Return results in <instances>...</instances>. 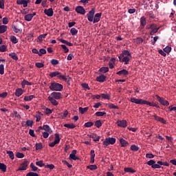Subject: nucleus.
<instances>
[{"label": "nucleus", "instance_id": "8", "mask_svg": "<svg viewBox=\"0 0 176 176\" xmlns=\"http://www.w3.org/2000/svg\"><path fill=\"white\" fill-rule=\"evenodd\" d=\"M60 137L59 133H55V140L54 142H51L50 144H49L50 146H55V145L57 144V143H60Z\"/></svg>", "mask_w": 176, "mask_h": 176}, {"label": "nucleus", "instance_id": "14", "mask_svg": "<svg viewBox=\"0 0 176 176\" xmlns=\"http://www.w3.org/2000/svg\"><path fill=\"white\" fill-rule=\"evenodd\" d=\"M75 10L76 12H77V13H80L81 15H85V8H84V7H82L81 5H79L78 6V7H76Z\"/></svg>", "mask_w": 176, "mask_h": 176}, {"label": "nucleus", "instance_id": "17", "mask_svg": "<svg viewBox=\"0 0 176 176\" xmlns=\"http://www.w3.org/2000/svg\"><path fill=\"white\" fill-rule=\"evenodd\" d=\"M153 118L155 119V121H160V122H162L163 124H166V119L160 118V116H157V114H154Z\"/></svg>", "mask_w": 176, "mask_h": 176}, {"label": "nucleus", "instance_id": "49", "mask_svg": "<svg viewBox=\"0 0 176 176\" xmlns=\"http://www.w3.org/2000/svg\"><path fill=\"white\" fill-rule=\"evenodd\" d=\"M5 66L4 64H0V74H4Z\"/></svg>", "mask_w": 176, "mask_h": 176}, {"label": "nucleus", "instance_id": "42", "mask_svg": "<svg viewBox=\"0 0 176 176\" xmlns=\"http://www.w3.org/2000/svg\"><path fill=\"white\" fill-rule=\"evenodd\" d=\"M46 36L47 34H40V36H38V41H39V43H41L43 40L46 38Z\"/></svg>", "mask_w": 176, "mask_h": 176}, {"label": "nucleus", "instance_id": "33", "mask_svg": "<svg viewBox=\"0 0 176 176\" xmlns=\"http://www.w3.org/2000/svg\"><path fill=\"white\" fill-rule=\"evenodd\" d=\"M22 87L25 88V85H32V82L30 81H27V79H23V81L21 82Z\"/></svg>", "mask_w": 176, "mask_h": 176}, {"label": "nucleus", "instance_id": "10", "mask_svg": "<svg viewBox=\"0 0 176 176\" xmlns=\"http://www.w3.org/2000/svg\"><path fill=\"white\" fill-rule=\"evenodd\" d=\"M116 124L120 126L121 128H126L127 121L126 119H118V120L116 122Z\"/></svg>", "mask_w": 176, "mask_h": 176}, {"label": "nucleus", "instance_id": "62", "mask_svg": "<svg viewBox=\"0 0 176 176\" xmlns=\"http://www.w3.org/2000/svg\"><path fill=\"white\" fill-rule=\"evenodd\" d=\"M35 65L38 67V68H41V67H44L45 64H43V62H36Z\"/></svg>", "mask_w": 176, "mask_h": 176}, {"label": "nucleus", "instance_id": "56", "mask_svg": "<svg viewBox=\"0 0 176 176\" xmlns=\"http://www.w3.org/2000/svg\"><path fill=\"white\" fill-rule=\"evenodd\" d=\"M9 55L12 58H14V60H18L19 58L18 55L15 54V52H14V54H9Z\"/></svg>", "mask_w": 176, "mask_h": 176}, {"label": "nucleus", "instance_id": "52", "mask_svg": "<svg viewBox=\"0 0 176 176\" xmlns=\"http://www.w3.org/2000/svg\"><path fill=\"white\" fill-rule=\"evenodd\" d=\"M43 148V144L41 142L39 144H36V151H39V149Z\"/></svg>", "mask_w": 176, "mask_h": 176}, {"label": "nucleus", "instance_id": "26", "mask_svg": "<svg viewBox=\"0 0 176 176\" xmlns=\"http://www.w3.org/2000/svg\"><path fill=\"white\" fill-rule=\"evenodd\" d=\"M120 143L121 144V146H127L129 145V142L125 140L124 138H120Z\"/></svg>", "mask_w": 176, "mask_h": 176}, {"label": "nucleus", "instance_id": "20", "mask_svg": "<svg viewBox=\"0 0 176 176\" xmlns=\"http://www.w3.org/2000/svg\"><path fill=\"white\" fill-rule=\"evenodd\" d=\"M17 5H23L24 8L28 6L30 0H16Z\"/></svg>", "mask_w": 176, "mask_h": 176}, {"label": "nucleus", "instance_id": "39", "mask_svg": "<svg viewBox=\"0 0 176 176\" xmlns=\"http://www.w3.org/2000/svg\"><path fill=\"white\" fill-rule=\"evenodd\" d=\"M91 126H94V122L92 121H88L87 122H85V128H91Z\"/></svg>", "mask_w": 176, "mask_h": 176}, {"label": "nucleus", "instance_id": "29", "mask_svg": "<svg viewBox=\"0 0 176 176\" xmlns=\"http://www.w3.org/2000/svg\"><path fill=\"white\" fill-rule=\"evenodd\" d=\"M68 111H64L63 112H60L59 116L61 119H65V118H67V116H68Z\"/></svg>", "mask_w": 176, "mask_h": 176}, {"label": "nucleus", "instance_id": "2", "mask_svg": "<svg viewBox=\"0 0 176 176\" xmlns=\"http://www.w3.org/2000/svg\"><path fill=\"white\" fill-rule=\"evenodd\" d=\"M131 54L129 50H124L120 55H119V60L120 62H124V64L127 65L130 63V59L131 58Z\"/></svg>", "mask_w": 176, "mask_h": 176}, {"label": "nucleus", "instance_id": "24", "mask_svg": "<svg viewBox=\"0 0 176 176\" xmlns=\"http://www.w3.org/2000/svg\"><path fill=\"white\" fill-rule=\"evenodd\" d=\"M117 74H118L119 76H127L129 74V71H127L126 69H122L121 71H118L117 72Z\"/></svg>", "mask_w": 176, "mask_h": 176}, {"label": "nucleus", "instance_id": "27", "mask_svg": "<svg viewBox=\"0 0 176 176\" xmlns=\"http://www.w3.org/2000/svg\"><path fill=\"white\" fill-rule=\"evenodd\" d=\"M8 30V25H0V34H3V32H6Z\"/></svg>", "mask_w": 176, "mask_h": 176}, {"label": "nucleus", "instance_id": "45", "mask_svg": "<svg viewBox=\"0 0 176 176\" xmlns=\"http://www.w3.org/2000/svg\"><path fill=\"white\" fill-rule=\"evenodd\" d=\"M45 53H47L45 48H41L38 52V55H39V56H42V55H44Z\"/></svg>", "mask_w": 176, "mask_h": 176}, {"label": "nucleus", "instance_id": "58", "mask_svg": "<svg viewBox=\"0 0 176 176\" xmlns=\"http://www.w3.org/2000/svg\"><path fill=\"white\" fill-rule=\"evenodd\" d=\"M36 164L37 166H39L40 168H42L43 166H45L43 161H36Z\"/></svg>", "mask_w": 176, "mask_h": 176}, {"label": "nucleus", "instance_id": "36", "mask_svg": "<svg viewBox=\"0 0 176 176\" xmlns=\"http://www.w3.org/2000/svg\"><path fill=\"white\" fill-rule=\"evenodd\" d=\"M95 126H96V128H100L101 126H102V122L100 119H98V120L95 122Z\"/></svg>", "mask_w": 176, "mask_h": 176}, {"label": "nucleus", "instance_id": "12", "mask_svg": "<svg viewBox=\"0 0 176 176\" xmlns=\"http://www.w3.org/2000/svg\"><path fill=\"white\" fill-rule=\"evenodd\" d=\"M156 98L158 100V102L161 103L162 105H170V102L168 100H165V98H163L162 97H160V95H155Z\"/></svg>", "mask_w": 176, "mask_h": 176}, {"label": "nucleus", "instance_id": "37", "mask_svg": "<svg viewBox=\"0 0 176 176\" xmlns=\"http://www.w3.org/2000/svg\"><path fill=\"white\" fill-rule=\"evenodd\" d=\"M70 32L72 36H76V34H78V29H76V28H72V29H70Z\"/></svg>", "mask_w": 176, "mask_h": 176}, {"label": "nucleus", "instance_id": "30", "mask_svg": "<svg viewBox=\"0 0 176 176\" xmlns=\"http://www.w3.org/2000/svg\"><path fill=\"white\" fill-rule=\"evenodd\" d=\"M0 169L1 171H3V173L7 171V166L4 164V162H0Z\"/></svg>", "mask_w": 176, "mask_h": 176}, {"label": "nucleus", "instance_id": "23", "mask_svg": "<svg viewBox=\"0 0 176 176\" xmlns=\"http://www.w3.org/2000/svg\"><path fill=\"white\" fill-rule=\"evenodd\" d=\"M23 94V89L22 88H16V89H15L16 96H21Z\"/></svg>", "mask_w": 176, "mask_h": 176}, {"label": "nucleus", "instance_id": "9", "mask_svg": "<svg viewBox=\"0 0 176 176\" xmlns=\"http://www.w3.org/2000/svg\"><path fill=\"white\" fill-rule=\"evenodd\" d=\"M95 12V8H91V10L88 12V14H87V19L89 21V22H93Z\"/></svg>", "mask_w": 176, "mask_h": 176}, {"label": "nucleus", "instance_id": "55", "mask_svg": "<svg viewBox=\"0 0 176 176\" xmlns=\"http://www.w3.org/2000/svg\"><path fill=\"white\" fill-rule=\"evenodd\" d=\"M12 27L14 32H22V31H21V29H19L18 28H16V25H14V24H12Z\"/></svg>", "mask_w": 176, "mask_h": 176}, {"label": "nucleus", "instance_id": "51", "mask_svg": "<svg viewBox=\"0 0 176 176\" xmlns=\"http://www.w3.org/2000/svg\"><path fill=\"white\" fill-rule=\"evenodd\" d=\"M10 41H12V43H18V39L16 37V36H11Z\"/></svg>", "mask_w": 176, "mask_h": 176}, {"label": "nucleus", "instance_id": "21", "mask_svg": "<svg viewBox=\"0 0 176 176\" xmlns=\"http://www.w3.org/2000/svg\"><path fill=\"white\" fill-rule=\"evenodd\" d=\"M101 16H102L101 12H98V14H96L94 17V24H96V22H100Z\"/></svg>", "mask_w": 176, "mask_h": 176}, {"label": "nucleus", "instance_id": "41", "mask_svg": "<svg viewBox=\"0 0 176 176\" xmlns=\"http://www.w3.org/2000/svg\"><path fill=\"white\" fill-rule=\"evenodd\" d=\"M7 153H8L9 157L12 160L14 159V154L12 151H7Z\"/></svg>", "mask_w": 176, "mask_h": 176}, {"label": "nucleus", "instance_id": "4", "mask_svg": "<svg viewBox=\"0 0 176 176\" xmlns=\"http://www.w3.org/2000/svg\"><path fill=\"white\" fill-rule=\"evenodd\" d=\"M146 29H151L150 34L153 36V34H156V32H158L159 29H160V28H159L157 24L152 23L149 25H146Z\"/></svg>", "mask_w": 176, "mask_h": 176}, {"label": "nucleus", "instance_id": "50", "mask_svg": "<svg viewBox=\"0 0 176 176\" xmlns=\"http://www.w3.org/2000/svg\"><path fill=\"white\" fill-rule=\"evenodd\" d=\"M171 50H172L171 47H169V45H167V46L165 47L164 48V52L166 53V55L167 53H170L171 52Z\"/></svg>", "mask_w": 176, "mask_h": 176}, {"label": "nucleus", "instance_id": "61", "mask_svg": "<svg viewBox=\"0 0 176 176\" xmlns=\"http://www.w3.org/2000/svg\"><path fill=\"white\" fill-rule=\"evenodd\" d=\"M7 47L6 45H0V52H6Z\"/></svg>", "mask_w": 176, "mask_h": 176}, {"label": "nucleus", "instance_id": "18", "mask_svg": "<svg viewBox=\"0 0 176 176\" xmlns=\"http://www.w3.org/2000/svg\"><path fill=\"white\" fill-rule=\"evenodd\" d=\"M107 76L104 74H100V76H98L96 78V81H98L99 82H104L106 81Z\"/></svg>", "mask_w": 176, "mask_h": 176}, {"label": "nucleus", "instance_id": "32", "mask_svg": "<svg viewBox=\"0 0 176 176\" xmlns=\"http://www.w3.org/2000/svg\"><path fill=\"white\" fill-rule=\"evenodd\" d=\"M24 19L25 20H27L28 22H30L31 20H32L33 19V15L32 14H27L26 15H25Z\"/></svg>", "mask_w": 176, "mask_h": 176}, {"label": "nucleus", "instance_id": "60", "mask_svg": "<svg viewBox=\"0 0 176 176\" xmlns=\"http://www.w3.org/2000/svg\"><path fill=\"white\" fill-rule=\"evenodd\" d=\"M109 67H100V72H109Z\"/></svg>", "mask_w": 176, "mask_h": 176}, {"label": "nucleus", "instance_id": "28", "mask_svg": "<svg viewBox=\"0 0 176 176\" xmlns=\"http://www.w3.org/2000/svg\"><path fill=\"white\" fill-rule=\"evenodd\" d=\"M43 116V114L42 113V112H39V111L37 112V113L35 116V118H36V122H39V121H41V119Z\"/></svg>", "mask_w": 176, "mask_h": 176}, {"label": "nucleus", "instance_id": "46", "mask_svg": "<svg viewBox=\"0 0 176 176\" xmlns=\"http://www.w3.org/2000/svg\"><path fill=\"white\" fill-rule=\"evenodd\" d=\"M25 156V155L23 154V152H16V157L19 158V159H22Z\"/></svg>", "mask_w": 176, "mask_h": 176}, {"label": "nucleus", "instance_id": "19", "mask_svg": "<svg viewBox=\"0 0 176 176\" xmlns=\"http://www.w3.org/2000/svg\"><path fill=\"white\" fill-rule=\"evenodd\" d=\"M44 13H45V15H47L48 16H52L54 15L53 8H45Z\"/></svg>", "mask_w": 176, "mask_h": 176}, {"label": "nucleus", "instance_id": "6", "mask_svg": "<svg viewBox=\"0 0 176 176\" xmlns=\"http://www.w3.org/2000/svg\"><path fill=\"white\" fill-rule=\"evenodd\" d=\"M50 78H55V76H57V78L59 79H63V81H67V76H63L58 71L50 72Z\"/></svg>", "mask_w": 176, "mask_h": 176}, {"label": "nucleus", "instance_id": "34", "mask_svg": "<svg viewBox=\"0 0 176 176\" xmlns=\"http://www.w3.org/2000/svg\"><path fill=\"white\" fill-rule=\"evenodd\" d=\"M89 107H79V112L80 114H85V112H87Z\"/></svg>", "mask_w": 176, "mask_h": 176}, {"label": "nucleus", "instance_id": "5", "mask_svg": "<svg viewBox=\"0 0 176 176\" xmlns=\"http://www.w3.org/2000/svg\"><path fill=\"white\" fill-rule=\"evenodd\" d=\"M116 142V138L113 137H108L105 138L104 140L102 142V144L104 146H108V145H114V143Z\"/></svg>", "mask_w": 176, "mask_h": 176}, {"label": "nucleus", "instance_id": "38", "mask_svg": "<svg viewBox=\"0 0 176 176\" xmlns=\"http://www.w3.org/2000/svg\"><path fill=\"white\" fill-rule=\"evenodd\" d=\"M102 98H104V100H110L111 95L109 94H101Z\"/></svg>", "mask_w": 176, "mask_h": 176}, {"label": "nucleus", "instance_id": "13", "mask_svg": "<svg viewBox=\"0 0 176 176\" xmlns=\"http://www.w3.org/2000/svg\"><path fill=\"white\" fill-rule=\"evenodd\" d=\"M54 92H55V91H52V94H51L50 97H48V100H50V102H51L52 105H58V102H57V100H56L54 95H53V94H54Z\"/></svg>", "mask_w": 176, "mask_h": 176}, {"label": "nucleus", "instance_id": "48", "mask_svg": "<svg viewBox=\"0 0 176 176\" xmlns=\"http://www.w3.org/2000/svg\"><path fill=\"white\" fill-rule=\"evenodd\" d=\"M135 43H137V45H142V43L144 41V39H142V38H137L135 40Z\"/></svg>", "mask_w": 176, "mask_h": 176}, {"label": "nucleus", "instance_id": "59", "mask_svg": "<svg viewBox=\"0 0 176 176\" xmlns=\"http://www.w3.org/2000/svg\"><path fill=\"white\" fill-rule=\"evenodd\" d=\"M109 109H119L118 105H115V104H108Z\"/></svg>", "mask_w": 176, "mask_h": 176}, {"label": "nucleus", "instance_id": "40", "mask_svg": "<svg viewBox=\"0 0 176 176\" xmlns=\"http://www.w3.org/2000/svg\"><path fill=\"white\" fill-rule=\"evenodd\" d=\"M30 168H32V170L34 173H35L34 171H37V170H38L37 164H36V166H35V164H34V162H31Z\"/></svg>", "mask_w": 176, "mask_h": 176}, {"label": "nucleus", "instance_id": "31", "mask_svg": "<svg viewBox=\"0 0 176 176\" xmlns=\"http://www.w3.org/2000/svg\"><path fill=\"white\" fill-rule=\"evenodd\" d=\"M33 98H35L34 95H29L24 97V100L25 102H30L31 100H33Z\"/></svg>", "mask_w": 176, "mask_h": 176}, {"label": "nucleus", "instance_id": "7", "mask_svg": "<svg viewBox=\"0 0 176 176\" xmlns=\"http://www.w3.org/2000/svg\"><path fill=\"white\" fill-rule=\"evenodd\" d=\"M146 157L150 159V161L147 162V164H148V166H151V168H155V167L153 164V162L155 163V164H156L155 161L153 160L154 155L153 154H146Z\"/></svg>", "mask_w": 176, "mask_h": 176}, {"label": "nucleus", "instance_id": "64", "mask_svg": "<svg viewBox=\"0 0 176 176\" xmlns=\"http://www.w3.org/2000/svg\"><path fill=\"white\" fill-rule=\"evenodd\" d=\"M26 124L28 126H32L33 124V121L31 120V119H28V120L26 121Z\"/></svg>", "mask_w": 176, "mask_h": 176}, {"label": "nucleus", "instance_id": "11", "mask_svg": "<svg viewBox=\"0 0 176 176\" xmlns=\"http://www.w3.org/2000/svg\"><path fill=\"white\" fill-rule=\"evenodd\" d=\"M152 164L154 166V168H161V166H169V162H163L162 161H157V164H155L154 162H152Z\"/></svg>", "mask_w": 176, "mask_h": 176}, {"label": "nucleus", "instance_id": "43", "mask_svg": "<svg viewBox=\"0 0 176 176\" xmlns=\"http://www.w3.org/2000/svg\"><path fill=\"white\" fill-rule=\"evenodd\" d=\"M140 147H138V145H131V151H134L135 152H137L139 151Z\"/></svg>", "mask_w": 176, "mask_h": 176}, {"label": "nucleus", "instance_id": "22", "mask_svg": "<svg viewBox=\"0 0 176 176\" xmlns=\"http://www.w3.org/2000/svg\"><path fill=\"white\" fill-rule=\"evenodd\" d=\"M54 96L55 100H56V102H58V100H60L62 97L60 91H54Z\"/></svg>", "mask_w": 176, "mask_h": 176}, {"label": "nucleus", "instance_id": "54", "mask_svg": "<svg viewBox=\"0 0 176 176\" xmlns=\"http://www.w3.org/2000/svg\"><path fill=\"white\" fill-rule=\"evenodd\" d=\"M43 129L46 130V132L49 133L50 131V126H49V124H43Z\"/></svg>", "mask_w": 176, "mask_h": 176}, {"label": "nucleus", "instance_id": "15", "mask_svg": "<svg viewBox=\"0 0 176 176\" xmlns=\"http://www.w3.org/2000/svg\"><path fill=\"white\" fill-rule=\"evenodd\" d=\"M28 166V161L27 159L21 163L20 167L18 168L19 171H24V170L27 169V166Z\"/></svg>", "mask_w": 176, "mask_h": 176}, {"label": "nucleus", "instance_id": "1", "mask_svg": "<svg viewBox=\"0 0 176 176\" xmlns=\"http://www.w3.org/2000/svg\"><path fill=\"white\" fill-rule=\"evenodd\" d=\"M131 102L133 103H138L140 105H149L150 107H157L159 108L160 105L158 104H155V102H148V100H144L143 98H135V97H132L131 98Z\"/></svg>", "mask_w": 176, "mask_h": 176}, {"label": "nucleus", "instance_id": "35", "mask_svg": "<svg viewBox=\"0 0 176 176\" xmlns=\"http://www.w3.org/2000/svg\"><path fill=\"white\" fill-rule=\"evenodd\" d=\"M65 128H69V129H74L76 127V124H74L73 122H71L70 124H64Z\"/></svg>", "mask_w": 176, "mask_h": 176}, {"label": "nucleus", "instance_id": "3", "mask_svg": "<svg viewBox=\"0 0 176 176\" xmlns=\"http://www.w3.org/2000/svg\"><path fill=\"white\" fill-rule=\"evenodd\" d=\"M63 88V86L60 84V82H51V85H50V89L54 90V91H61Z\"/></svg>", "mask_w": 176, "mask_h": 176}, {"label": "nucleus", "instance_id": "47", "mask_svg": "<svg viewBox=\"0 0 176 176\" xmlns=\"http://www.w3.org/2000/svg\"><path fill=\"white\" fill-rule=\"evenodd\" d=\"M51 64L52 65H57L58 64H59V60H58V59L56 58H52Z\"/></svg>", "mask_w": 176, "mask_h": 176}, {"label": "nucleus", "instance_id": "53", "mask_svg": "<svg viewBox=\"0 0 176 176\" xmlns=\"http://www.w3.org/2000/svg\"><path fill=\"white\" fill-rule=\"evenodd\" d=\"M26 176H39V175L38 173H34L32 169V171H30L29 173L26 175Z\"/></svg>", "mask_w": 176, "mask_h": 176}, {"label": "nucleus", "instance_id": "44", "mask_svg": "<svg viewBox=\"0 0 176 176\" xmlns=\"http://www.w3.org/2000/svg\"><path fill=\"white\" fill-rule=\"evenodd\" d=\"M124 171L126 173H135V169L133 168H124Z\"/></svg>", "mask_w": 176, "mask_h": 176}, {"label": "nucleus", "instance_id": "63", "mask_svg": "<svg viewBox=\"0 0 176 176\" xmlns=\"http://www.w3.org/2000/svg\"><path fill=\"white\" fill-rule=\"evenodd\" d=\"M9 20L8 19V17H3V25H7V24H8Z\"/></svg>", "mask_w": 176, "mask_h": 176}, {"label": "nucleus", "instance_id": "16", "mask_svg": "<svg viewBox=\"0 0 176 176\" xmlns=\"http://www.w3.org/2000/svg\"><path fill=\"white\" fill-rule=\"evenodd\" d=\"M77 151H72L71 152V154H69V159L73 160L74 161H77L79 157H78V155H76Z\"/></svg>", "mask_w": 176, "mask_h": 176}, {"label": "nucleus", "instance_id": "25", "mask_svg": "<svg viewBox=\"0 0 176 176\" xmlns=\"http://www.w3.org/2000/svg\"><path fill=\"white\" fill-rule=\"evenodd\" d=\"M147 21L146 17L144 16H142V17L140 18V25L142 27H145L146 25Z\"/></svg>", "mask_w": 176, "mask_h": 176}, {"label": "nucleus", "instance_id": "57", "mask_svg": "<svg viewBox=\"0 0 176 176\" xmlns=\"http://www.w3.org/2000/svg\"><path fill=\"white\" fill-rule=\"evenodd\" d=\"M87 168L89 169H91V170H94V169H97L98 168V166L96 164H90L89 166H87Z\"/></svg>", "mask_w": 176, "mask_h": 176}]
</instances>
